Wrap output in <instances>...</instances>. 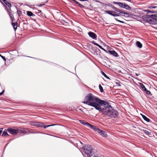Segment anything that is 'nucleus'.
<instances>
[{
	"label": "nucleus",
	"mask_w": 157,
	"mask_h": 157,
	"mask_svg": "<svg viewBox=\"0 0 157 157\" xmlns=\"http://www.w3.org/2000/svg\"><path fill=\"white\" fill-rule=\"evenodd\" d=\"M85 101L83 102L85 104L93 107L97 110H99L102 104L105 103V101L101 100L94 96L92 93L88 94L85 98Z\"/></svg>",
	"instance_id": "nucleus-1"
},
{
	"label": "nucleus",
	"mask_w": 157,
	"mask_h": 157,
	"mask_svg": "<svg viewBox=\"0 0 157 157\" xmlns=\"http://www.w3.org/2000/svg\"><path fill=\"white\" fill-rule=\"evenodd\" d=\"M98 110L105 115L108 116L112 118H115L118 115L117 111L113 108L108 101H105V103L102 104Z\"/></svg>",
	"instance_id": "nucleus-2"
},
{
	"label": "nucleus",
	"mask_w": 157,
	"mask_h": 157,
	"mask_svg": "<svg viewBox=\"0 0 157 157\" xmlns=\"http://www.w3.org/2000/svg\"><path fill=\"white\" fill-rule=\"evenodd\" d=\"M82 148L87 157H91L94 154L96 151L94 149H93L92 146L90 145H86L82 147Z\"/></svg>",
	"instance_id": "nucleus-3"
},
{
	"label": "nucleus",
	"mask_w": 157,
	"mask_h": 157,
	"mask_svg": "<svg viewBox=\"0 0 157 157\" xmlns=\"http://www.w3.org/2000/svg\"><path fill=\"white\" fill-rule=\"evenodd\" d=\"M116 9H113L114 10V11L111 10H105V12L111 16L114 17H119L122 15L121 13L122 10H120L118 8L116 7Z\"/></svg>",
	"instance_id": "nucleus-4"
},
{
	"label": "nucleus",
	"mask_w": 157,
	"mask_h": 157,
	"mask_svg": "<svg viewBox=\"0 0 157 157\" xmlns=\"http://www.w3.org/2000/svg\"><path fill=\"white\" fill-rule=\"evenodd\" d=\"M145 11L147 12V14L146 16H144L143 17V19L144 21L149 24H151V22L152 17H154V16L153 15V14H148L149 13H154L155 12L151 11L150 10H145Z\"/></svg>",
	"instance_id": "nucleus-5"
},
{
	"label": "nucleus",
	"mask_w": 157,
	"mask_h": 157,
	"mask_svg": "<svg viewBox=\"0 0 157 157\" xmlns=\"http://www.w3.org/2000/svg\"><path fill=\"white\" fill-rule=\"evenodd\" d=\"M8 132L10 134L12 135H15L17 134L19 131V129H13L10 128H9L7 129Z\"/></svg>",
	"instance_id": "nucleus-6"
},
{
	"label": "nucleus",
	"mask_w": 157,
	"mask_h": 157,
	"mask_svg": "<svg viewBox=\"0 0 157 157\" xmlns=\"http://www.w3.org/2000/svg\"><path fill=\"white\" fill-rule=\"evenodd\" d=\"M107 53L109 54L110 55H112L115 57L119 56L118 53L114 50L113 51L109 50L108 51Z\"/></svg>",
	"instance_id": "nucleus-7"
},
{
	"label": "nucleus",
	"mask_w": 157,
	"mask_h": 157,
	"mask_svg": "<svg viewBox=\"0 0 157 157\" xmlns=\"http://www.w3.org/2000/svg\"><path fill=\"white\" fill-rule=\"evenodd\" d=\"M5 9L7 11L8 14H9V16L10 17V16H13L14 12L11 10V8L8 9L7 7L6 6H5Z\"/></svg>",
	"instance_id": "nucleus-8"
},
{
	"label": "nucleus",
	"mask_w": 157,
	"mask_h": 157,
	"mask_svg": "<svg viewBox=\"0 0 157 157\" xmlns=\"http://www.w3.org/2000/svg\"><path fill=\"white\" fill-rule=\"evenodd\" d=\"M98 130V131L97 132L98 133L101 135L105 137H106L107 136V134L105 131L102 130H100L99 129Z\"/></svg>",
	"instance_id": "nucleus-9"
},
{
	"label": "nucleus",
	"mask_w": 157,
	"mask_h": 157,
	"mask_svg": "<svg viewBox=\"0 0 157 157\" xmlns=\"http://www.w3.org/2000/svg\"><path fill=\"white\" fill-rule=\"evenodd\" d=\"M89 36L91 38L94 39H96L97 36L96 34L93 32H89L88 33Z\"/></svg>",
	"instance_id": "nucleus-10"
},
{
	"label": "nucleus",
	"mask_w": 157,
	"mask_h": 157,
	"mask_svg": "<svg viewBox=\"0 0 157 157\" xmlns=\"http://www.w3.org/2000/svg\"><path fill=\"white\" fill-rule=\"evenodd\" d=\"M153 15L154 17H152L151 24L152 25L157 24V16L155 15Z\"/></svg>",
	"instance_id": "nucleus-11"
},
{
	"label": "nucleus",
	"mask_w": 157,
	"mask_h": 157,
	"mask_svg": "<svg viewBox=\"0 0 157 157\" xmlns=\"http://www.w3.org/2000/svg\"><path fill=\"white\" fill-rule=\"evenodd\" d=\"M121 14H122V15H121V16H123L124 17H129L130 16V13L125 12L124 10H122Z\"/></svg>",
	"instance_id": "nucleus-12"
},
{
	"label": "nucleus",
	"mask_w": 157,
	"mask_h": 157,
	"mask_svg": "<svg viewBox=\"0 0 157 157\" xmlns=\"http://www.w3.org/2000/svg\"><path fill=\"white\" fill-rule=\"evenodd\" d=\"M5 4L9 8H10L11 7V4L9 2V0H2Z\"/></svg>",
	"instance_id": "nucleus-13"
},
{
	"label": "nucleus",
	"mask_w": 157,
	"mask_h": 157,
	"mask_svg": "<svg viewBox=\"0 0 157 157\" xmlns=\"http://www.w3.org/2000/svg\"><path fill=\"white\" fill-rule=\"evenodd\" d=\"M113 3L114 4L118 5L119 6L122 8H123L124 4V3H123L121 2H113Z\"/></svg>",
	"instance_id": "nucleus-14"
},
{
	"label": "nucleus",
	"mask_w": 157,
	"mask_h": 157,
	"mask_svg": "<svg viewBox=\"0 0 157 157\" xmlns=\"http://www.w3.org/2000/svg\"><path fill=\"white\" fill-rule=\"evenodd\" d=\"M11 24L13 26L14 30L15 31L16 30L17 27V22H12Z\"/></svg>",
	"instance_id": "nucleus-15"
},
{
	"label": "nucleus",
	"mask_w": 157,
	"mask_h": 157,
	"mask_svg": "<svg viewBox=\"0 0 157 157\" xmlns=\"http://www.w3.org/2000/svg\"><path fill=\"white\" fill-rule=\"evenodd\" d=\"M142 131L144 132V133L146 135L149 136H152L151 133V132H149L147 130L145 129H143L142 130Z\"/></svg>",
	"instance_id": "nucleus-16"
},
{
	"label": "nucleus",
	"mask_w": 157,
	"mask_h": 157,
	"mask_svg": "<svg viewBox=\"0 0 157 157\" xmlns=\"http://www.w3.org/2000/svg\"><path fill=\"white\" fill-rule=\"evenodd\" d=\"M123 8L128 10H131V7L125 3H124V4Z\"/></svg>",
	"instance_id": "nucleus-17"
},
{
	"label": "nucleus",
	"mask_w": 157,
	"mask_h": 157,
	"mask_svg": "<svg viewBox=\"0 0 157 157\" xmlns=\"http://www.w3.org/2000/svg\"><path fill=\"white\" fill-rule=\"evenodd\" d=\"M141 115L142 116V118L145 121L147 122H150L151 120L146 116L142 114H141Z\"/></svg>",
	"instance_id": "nucleus-18"
},
{
	"label": "nucleus",
	"mask_w": 157,
	"mask_h": 157,
	"mask_svg": "<svg viewBox=\"0 0 157 157\" xmlns=\"http://www.w3.org/2000/svg\"><path fill=\"white\" fill-rule=\"evenodd\" d=\"M8 130L7 129H5L4 131L3 132V133L2 135V136H9L10 135L8 134L7 132Z\"/></svg>",
	"instance_id": "nucleus-19"
},
{
	"label": "nucleus",
	"mask_w": 157,
	"mask_h": 157,
	"mask_svg": "<svg viewBox=\"0 0 157 157\" xmlns=\"http://www.w3.org/2000/svg\"><path fill=\"white\" fill-rule=\"evenodd\" d=\"M27 14L28 16L30 17L31 16L34 17L35 16L34 14L32 12L30 11H27Z\"/></svg>",
	"instance_id": "nucleus-20"
},
{
	"label": "nucleus",
	"mask_w": 157,
	"mask_h": 157,
	"mask_svg": "<svg viewBox=\"0 0 157 157\" xmlns=\"http://www.w3.org/2000/svg\"><path fill=\"white\" fill-rule=\"evenodd\" d=\"M43 123L37 122L36 127L43 128Z\"/></svg>",
	"instance_id": "nucleus-21"
},
{
	"label": "nucleus",
	"mask_w": 157,
	"mask_h": 157,
	"mask_svg": "<svg viewBox=\"0 0 157 157\" xmlns=\"http://www.w3.org/2000/svg\"><path fill=\"white\" fill-rule=\"evenodd\" d=\"M79 121L81 124L86 126L87 125V124H86L88 123V122H86V121L83 120H79Z\"/></svg>",
	"instance_id": "nucleus-22"
},
{
	"label": "nucleus",
	"mask_w": 157,
	"mask_h": 157,
	"mask_svg": "<svg viewBox=\"0 0 157 157\" xmlns=\"http://www.w3.org/2000/svg\"><path fill=\"white\" fill-rule=\"evenodd\" d=\"M136 44L137 46L139 48H141L142 47V44L140 41H137Z\"/></svg>",
	"instance_id": "nucleus-23"
},
{
	"label": "nucleus",
	"mask_w": 157,
	"mask_h": 157,
	"mask_svg": "<svg viewBox=\"0 0 157 157\" xmlns=\"http://www.w3.org/2000/svg\"><path fill=\"white\" fill-rule=\"evenodd\" d=\"M56 125V124H50V125H44V124L43 123V128H47L52 126H54Z\"/></svg>",
	"instance_id": "nucleus-24"
},
{
	"label": "nucleus",
	"mask_w": 157,
	"mask_h": 157,
	"mask_svg": "<svg viewBox=\"0 0 157 157\" xmlns=\"http://www.w3.org/2000/svg\"><path fill=\"white\" fill-rule=\"evenodd\" d=\"M37 122L30 121V124L31 125L36 126Z\"/></svg>",
	"instance_id": "nucleus-25"
},
{
	"label": "nucleus",
	"mask_w": 157,
	"mask_h": 157,
	"mask_svg": "<svg viewBox=\"0 0 157 157\" xmlns=\"http://www.w3.org/2000/svg\"><path fill=\"white\" fill-rule=\"evenodd\" d=\"M101 73L105 78L108 79H110L107 76V75L102 71H101Z\"/></svg>",
	"instance_id": "nucleus-26"
},
{
	"label": "nucleus",
	"mask_w": 157,
	"mask_h": 157,
	"mask_svg": "<svg viewBox=\"0 0 157 157\" xmlns=\"http://www.w3.org/2000/svg\"><path fill=\"white\" fill-rule=\"evenodd\" d=\"M106 6H107L110 7H111L113 9H116V7L113 6V5L109 3H108L106 5Z\"/></svg>",
	"instance_id": "nucleus-27"
},
{
	"label": "nucleus",
	"mask_w": 157,
	"mask_h": 157,
	"mask_svg": "<svg viewBox=\"0 0 157 157\" xmlns=\"http://www.w3.org/2000/svg\"><path fill=\"white\" fill-rule=\"evenodd\" d=\"M140 85L141 87L144 91H145L147 89L145 86L143 84L140 83Z\"/></svg>",
	"instance_id": "nucleus-28"
},
{
	"label": "nucleus",
	"mask_w": 157,
	"mask_h": 157,
	"mask_svg": "<svg viewBox=\"0 0 157 157\" xmlns=\"http://www.w3.org/2000/svg\"><path fill=\"white\" fill-rule=\"evenodd\" d=\"M144 91L146 93V94L147 95H149L150 96H151L152 95V94L150 91L147 90V89Z\"/></svg>",
	"instance_id": "nucleus-29"
},
{
	"label": "nucleus",
	"mask_w": 157,
	"mask_h": 157,
	"mask_svg": "<svg viewBox=\"0 0 157 157\" xmlns=\"http://www.w3.org/2000/svg\"><path fill=\"white\" fill-rule=\"evenodd\" d=\"M93 127V128L92 129L94 130L95 132H97L98 131V130L99 129V128L94 125Z\"/></svg>",
	"instance_id": "nucleus-30"
},
{
	"label": "nucleus",
	"mask_w": 157,
	"mask_h": 157,
	"mask_svg": "<svg viewBox=\"0 0 157 157\" xmlns=\"http://www.w3.org/2000/svg\"><path fill=\"white\" fill-rule=\"evenodd\" d=\"M36 13H37L40 14L42 16H43L44 14L42 12L41 10H37L36 11Z\"/></svg>",
	"instance_id": "nucleus-31"
},
{
	"label": "nucleus",
	"mask_w": 157,
	"mask_h": 157,
	"mask_svg": "<svg viewBox=\"0 0 157 157\" xmlns=\"http://www.w3.org/2000/svg\"><path fill=\"white\" fill-rule=\"evenodd\" d=\"M87 124V125L86 126H88V128H91V129L92 128H93V127L94 126V125L88 123Z\"/></svg>",
	"instance_id": "nucleus-32"
},
{
	"label": "nucleus",
	"mask_w": 157,
	"mask_h": 157,
	"mask_svg": "<svg viewBox=\"0 0 157 157\" xmlns=\"http://www.w3.org/2000/svg\"><path fill=\"white\" fill-rule=\"evenodd\" d=\"M87 124V125L86 126H88V128H91V129L92 128H93V127L94 126V125L88 123Z\"/></svg>",
	"instance_id": "nucleus-33"
},
{
	"label": "nucleus",
	"mask_w": 157,
	"mask_h": 157,
	"mask_svg": "<svg viewBox=\"0 0 157 157\" xmlns=\"http://www.w3.org/2000/svg\"><path fill=\"white\" fill-rule=\"evenodd\" d=\"M99 89H100V91L102 93V92H104L103 88L101 86V84L99 85Z\"/></svg>",
	"instance_id": "nucleus-34"
},
{
	"label": "nucleus",
	"mask_w": 157,
	"mask_h": 157,
	"mask_svg": "<svg viewBox=\"0 0 157 157\" xmlns=\"http://www.w3.org/2000/svg\"><path fill=\"white\" fill-rule=\"evenodd\" d=\"M94 51L97 55H98V53L100 52V50L98 48H97L96 49H95Z\"/></svg>",
	"instance_id": "nucleus-35"
},
{
	"label": "nucleus",
	"mask_w": 157,
	"mask_h": 157,
	"mask_svg": "<svg viewBox=\"0 0 157 157\" xmlns=\"http://www.w3.org/2000/svg\"><path fill=\"white\" fill-rule=\"evenodd\" d=\"M17 13L19 17L20 16L21 14V12L19 10L17 9Z\"/></svg>",
	"instance_id": "nucleus-36"
},
{
	"label": "nucleus",
	"mask_w": 157,
	"mask_h": 157,
	"mask_svg": "<svg viewBox=\"0 0 157 157\" xmlns=\"http://www.w3.org/2000/svg\"><path fill=\"white\" fill-rule=\"evenodd\" d=\"M20 131V132H21V133H27V132L25 130H19V131Z\"/></svg>",
	"instance_id": "nucleus-37"
},
{
	"label": "nucleus",
	"mask_w": 157,
	"mask_h": 157,
	"mask_svg": "<svg viewBox=\"0 0 157 157\" xmlns=\"http://www.w3.org/2000/svg\"><path fill=\"white\" fill-rule=\"evenodd\" d=\"M10 17L12 21L13 22V21H15V19L14 17H13V16H10Z\"/></svg>",
	"instance_id": "nucleus-38"
},
{
	"label": "nucleus",
	"mask_w": 157,
	"mask_h": 157,
	"mask_svg": "<svg viewBox=\"0 0 157 157\" xmlns=\"http://www.w3.org/2000/svg\"><path fill=\"white\" fill-rule=\"evenodd\" d=\"M157 7L156 6H149L148 7L149 8L151 9V8H153V9H155Z\"/></svg>",
	"instance_id": "nucleus-39"
},
{
	"label": "nucleus",
	"mask_w": 157,
	"mask_h": 157,
	"mask_svg": "<svg viewBox=\"0 0 157 157\" xmlns=\"http://www.w3.org/2000/svg\"><path fill=\"white\" fill-rule=\"evenodd\" d=\"M78 6L79 7H80V8H84L85 7L83 5L80 3L79 4Z\"/></svg>",
	"instance_id": "nucleus-40"
},
{
	"label": "nucleus",
	"mask_w": 157,
	"mask_h": 157,
	"mask_svg": "<svg viewBox=\"0 0 157 157\" xmlns=\"http://www.w3.org/2000/svg\"><path fill=\"white\" fill-rule=\"evenodd\" d=\"M0 56L3 59L4 61H6V59L5 58V57L2 56L0 54Z\"/></svg>",
	"instance_id": "nucleus-41"
},
{
	"label": "nucleus",
	"mask_w": 157,
	"mask_h": 157,
	"mask_svg": "<svg viewBox=\"0 0 157 157\" xmlns=\"http://www.w3.org/2000/svg\"><path fill=\"white\" fill-rule=\"evenodd\" d=\"M115 83L117 86H121V82H115Z\"/></svg>",
	"instance_id": "nucleus-42"
},
{
	"label": "nucleus",
	"mask_w": 157,
	"mask_h": 157,
	"mask_svg": "<svg viewBox=\"0 0 157 157\" xmlns=\"http://www.w3.org/2000/svg\"><path fill=\"white\" fill-rule=\"evenodd\" d=\"M100 48L101 49L103 50L104 51H105L106 53H107L108 51H107L106 49H105L104 48H103L102 46H101V48Z\"/></svg>",
	"instance_id": "nucleus-43"
},
{
	"label": "nucleus",
	"mask_w": 157,
	"mask_h": 157,
	"mask_svg": "<svg viewBox=\"0 0 157 157\" xmlns=\"http://www.w3.org/2000/svg\"><path fill=\"white\" fill-rule=\"evenodd\" d=\"M115 20L116 21H117L118 22H120V23H124V21H121V20H118L117 19H116V18H115Z\"/></svg>",
	"instance_id": "nucleus-44"
},
{
	"label": "nucleus",
	"mask_w": 157,
	"mask_h": 157,
	"mask_svg": "<svg viewBox=\"0 0 157 157\" xmlns=\"http://www.w3.org/2000/svg\"><path fill=\"white\" fill-rule=\"evenodd\" d=\"M79 107H77V109L82 111V113H81V114H82V113H83L84 112L82 111V110L81 109L79 108Z\"/></svg>",
	"instance_id": "nucleus-45"
},
{
	"label": "nucleus",
	"mask_w": 157,
	"mask_h": 157,
	"mask_svg": "<svg viewBox=\"0 0 157 157\" xmlns=\"http://www.w3.org/2000/svg\"><path fill=\"white\" fill-rule=\"evenodd\" d=\"M95 45L98 46V47H99L100 48H101V46L99 45L97 43L96 44H95Z\"/></svg>",
	"instance_id": "nucleus-46"
},
{
	"label": "nucleus",
	"mask_w": 157,
	"mask_h": 157,
	"mask_svg": "<svg viewBox=\"0 0 157 157\" xmlns=\"http://www.w3.org/2000/svg\"><path fill=\"white\" fill-rule=\"evenodd\" d=\"M3 128H0V136H1V134L2 132V131Z\"/></svg>",
	"instance_id": "nucleus-47"
},
{
	"label": "nucleus",
	"mask_w": 157,
	"mask_h": 157,
	"mask_svg": "<svg viewBox=\"0 0 157 157\" xmlns=\"http://www.w3.org/2000/svg\"><path fill=\"white\" fill-rule=\"evenodd\" d=\"M103 59H105V60H109V59L107 57H106L105 56H104Z\"/></svg>",
	"instance_id": "nucleus-48"
},
{
	"label": "nucleus",
	"mask_w": 157,
	"mask_h": 157,
	"mask_svg": "<svg viewBox=\"0 0 157 157\" xmlns=\"http://www.w3.org/2000/svg\"><path fill=\"white\" fill-rule=\"evenodd\" d=\"M44 5H45V4L44 3V4H40L38 5V6L39 7H41L43 6H44Z\"/></svg>",
	"instance_id": "nucleus-49"
},
{
	"label": "nucleus",
	"mask_w": 157,
	"mask_h": 157,
	"mask_svg": "<svg viewBox=\"0 0 157 157\" xmlns=\"http://www.w3.org/2000/svg\"><path fill=\"white\" fill-rule=\"evenodd\" d=\"M104 56H101V54H99V57H100V58L103 59H104Z\"/></svg>",
	"instance_id": "nucleus-50"
},
{
	"label": "nucleus",
	"mask_w": 157,
	"mask_h": 157,
	"mask_svg": "<svg viewBox=\"0 0 157 157\" xmlns=\"http://www.w3.org/2000/svg\"><path fill=\"white\" fill-rule=\"evenodd\" d=\"M4 92V90H3L2 92L0 93V96L2 95Z\"/></svg>",
	"instance_id": "nucleus-51"
},
{
	"label": "nucleus",
	"mask_w": 157,
	"mask_h": 157,
	"mask_svg": "<svg viewBox=\"0 0 157 157\" xmlns=\"http://www.w3.org/2000/svg\"><path fill=\"white\" fill-rule=\"evenodd\" d=\"M74 2L76 4L79 5V4L78 2H77L76 0Z\"/></svg>",
	"instance_id": "nucleus-52"
},
{
	"label": "nucleus",
	"mask_w": 157,
	"mask_h": 157,
	"mask_svg": "<svg viewBox=\"0 0 157 157\" xmlns=\"http://www.w3.org/2000/svg\"><path fill=\"white\" fill-rule=\"evenodd\" d=\"M92 43L93 44H94V45H95V44H97V43H95V41H94V40H93V41L92 42Z\"/></svg>",
	"instance_id": "nucleus-53"
},
{
	"label": "nucleus",
	"mask_w": 157,
	"mask_h": 157,
	"mask_svg": "<svg viewBox=\"0 0 157 157\" xmlns=\"http://www.w3.org/2000/svg\"><path fill=\"white\" fill-rule=\"evenodd\" d=\"M125 1H128L129 2H131L132 0H125Z\"/></svg>",
	"instance_id": "nucleus-54"
},
{
	"label": "nucleus",
	"mask_w": 157,
	"mask_h": 157,
	"mask_svg": "<svg viewBox=\"0 0 157 157\" xmlns=\"http://www.w3.org/2000/svg\"><path fill=\"white\" fill-rule=\"evenodd\" d=\"M95 2H99V1H98L97 0H94V1Z\"/></svg>",
	"instance_id": "nucleus-55"
},
{
	"label": "nucleus",
	"mask_w": 157,
	"mask_h": 157,
	"mask_svg": "<svg viewBox=\"0 0 157 157\" xmlns=\"http://www.w3.org/2000/svg\"><path fill=\"white\" fill-rule=\"evenodd\" d=\"M101 52H100V53H98V55H99V54H101Z\"/></svg>",
	"instance_id": "nucleus-56"
},
{
	"label": "nucleus",
	"mask_w": 157,
	"mask_h": 157,
	"mask_svg": "<svg viewBox=\"0 0 157 157\" xmlns=\"http://www.w3.org/2000/svg\"><path fill=\"white\" fill-rule=\"evenodd\" d=\"M30 129V128H28L27 129V131H29V130Z\"/></svg>",
	"instance_id": "nucleus-57"
},
{
	"label": "nucleus",
	"mask_w": 157,
	"mask_h": 157,
	"mask_svg": "<svg viewBox=\"0 0 157 157\" xmlns=\"http://www.w3.org/2000/svg\"><path fill=\"white\" fill-rule=\"evenodd\" d=\"M136 75L137 76H138L139 75L137 74L136 73Z\"/></svg>",
	"instance_id": "nucleus-58"
},
{
	"label": "nucleus",
	"mask_w": 157,
	"mask_h": 157,
	"mask_svg": "<svg viewBox=\"0 0 157 157\" xmlns=\"http://www.w3.org/2000/svg\"><path fill=\"white\" fill-rule=\"evenodd\" d=\"M48 2V1H47L46 2H45V3H46Z\"/></svg>",
	"instance_id": "nucleus-59"
},
{
	"label": "nucleus",
	"mask_w": 157,
	"mask_h": 157,
	"mask_svg": "<svg viewBox=\"0 0 157 157\" xmlns=\"http://www.w3.org/2000/svg\"><path fill=\"white\" fill-rule=\"evenodd\" d=\"M74 2L75 1V0H72Z\"/></svg>",
	"instance_id": "nucleus-60"
},
{
	"label": "nucleus",
	"mask_w": 157,
	"mask_h": 157,
	"mask_svg": "<svg viewBox=\"0 0 157 157\" xmlns=\"http://www.w3.org/2000/svg\"><path fill=\"white\" fill-rule=\"evenodd\" d=\"M75 110H76V111H77V109H75Z\"/></svg>",
	"instance_id": "nucleus-61"
}]
</instances>
